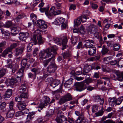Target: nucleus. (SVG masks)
<instances>
[{
	"label": "nucleus",
	"instance_id": "nucleus-55",
	"mask_svg": "<svg viewBox=\"0 0 123 123\" xmlns=\"http://www.w3.org/2000/svg\"><path fill=\"white\" fill-rule=\"evenodd\" d=\"M61 18H60L59 19L58 18L56 19L54 21V23L56 25H60L62 24Z\"/></svg>",
	"mask_w": 123,
	"mask_h": 123
},
{
	"label": "nucleus",
	"instance_id": "nucleus-24",
	"mask_svg": "<svg viewBox=\"0 0 123 123\" xmlns=\"http://www.w3.org/2000/svg\"><path fill=\"white\" fill-rule=\"evenodd\" d=\"M91 66L87 64L84 67L83 71L85 73H88L90 70Z\"/></svg>",
	"mask_w": 123,
	"mask_h": 123
},
{
	"label": "nucleus",
	"instance_id": "nucleus-45",
	"mask_svg": "<svg viewBox=\"0 0 123 123\" xmlns=\"http://www.w3.org/2000/svg\"><path fill=\"white\" fill-rule=\"evenodd\" d=\"M30 16L31 19L32 20L33 22H34V21L36 20L37 16L33 13L31 14Z\"/></svg>",
	"mask_w": 123,
	"mask_h": 123
},
{
	"label": "nucleus",
	"instance_id": "nucleus-11",
	"mask_svg": "<svg viewBox=\"0 0 123 123\" xmlns=\"http://www.w3.org/2000/svg\"><path fill=\"white\" fill-rule=\"evenodd\" d=\"M68 39V38L67 36L63 37L62 38V50L68 47L67 44Z\"/></svg>",
	"mask_w": 123,
	"mask_h": 123
},
{
	"label": "nucleus",
	"instance_id": "nucleus-63",
	"mask_svg": "<svg viewBox=\"0 0 123 123\" xmlns=\"http://www.w3.org/2000/svg\"><path fill=\"white\" fill-rule=\"evenodd\" d=\"M12 73H14L18 69V66L17 65H13L12 67Z\"/></svg>",
	"mask_w": 123,
	"mask_h": 123
},
{
	"label": "nucleus",
	"instance_id": "nucleus-60",
	"mask_svg": "<svg viewBox=\"0 0 123 123\" xmlns=\"http://www.w3.org/2000/svg\"><path fill=\"white\" fill-rule=\"evenodd\" d=\"M17 46L16 43H14L11 44L10 47L8 48L11 51L12 49L16 47Z\"/></svg>",
	"mask_w": 123,
	"mask_h": 123
},
{
	"label": "nucleus",
	"instance_id": "nucleus-6",
	"mask_svg": "<svg viewBox=\"0 0 123 123\" xmlns=\"http://www.w3.org/2000/svg\"><path fill=\"white\" fill-rule=\"evenodd\" d=\"M72 99V97L70 94L68 93H67L62 97V104L71 100Z\"/></svg>",
	"mask_w": 123,
	"mask_h": 123
},
{
	"label": "nucleus",
	"instance_id": "nucleus-52",
	"mask_svg": "<svg viewBox=\"0 0 123 123\" xmlns=\"http://www.w3.org/2000/svg\"><path fill=\"white\" fill-rule=\"evenodd\" d=\"M81 19V20L82 23H83L86 21L87 18L86 16L85 15H82L80 17Z\"/></svg>",
	"mask_w": 123,
	"mask_h": 123
},
{
	"label": "nucleus",
	"instance_id": "nucleus-42",
	"mask_svg": "<svg viewBox=\"0 0 123 123\" xmlns=\"http://www.w3.org/2000/svg\"><path fill=\"white\" fill-rule=\"evenodd\" d=\"M112 57L111 56L105 57L104 58L103 61L106 64L108 63L109 61L111 59Z\"/></svg>",
	"mask_w": 123,
	"mask_h": 123
},
{
	"label": "nucleus",
	"instance_id": "nucleus-62",
	"mask_svg": "<svg viewBox=\"0 0 123 123\" xmlns=\"http://www.w3.org/2000/svg\"><path fill=\"white\" fill-rule=\"evenodd\" d=\"M23 18V16L22 14H20L18 15L15 18V20L17 22H18L20 19Z\"/></svg>",
	"mask_w": 123,
	"mask_h": 123
},
{
	"label": "nucleus",
	"instance_id": "nucleus-17",
	"mask_svg": "<svg viewBox=\"0 0 123 123\" xmlns=\"http://www.w3.org/2000/svg\"><path fill=\"white\" fill-rule=\"evenodd\" d=\"M75 122L76 123H89L88 120L84 116L80 118V117H78Z\"/></svg>",
	"mask_w": 123,
	"mask_h": 123
},
{
	"label": "nucleus",
	"instance_id": "nucleus-8",
	"mask_svg": "<svg viewBox=\"0 0 123 123\" xmlns=\"http://www.w3.org/2000/svg\"><path fill=\"white\" fill-rule=\"evenodd\" d=\"M85 43L84 45L86 48H91L93 47H95L93 44L94 42L92 40H86L85 41Z\"/></svg>",
	"mask_w": 123,
	"mask_h": 123
},
{
	"label": "nucleus",
	"instance_id": "nucleus-18",
	"mask_svg": "<svg viewBox=\"0 0 123 123\" xmlns=\"http://www.w3.org/2000/svg\"><path fill=\"white\" fill-rule=\"evenodd\" d=\"M115 74L117 76L118 80L120 81H123V73L118 71L116 72Z\"/></svg>",
	"mask_w": 123,
	"mask_h": 123
},
{
	"label": "nucleus",
	"instance_id": "nucleus-34",
	"mask_svg": "<svg viewBox=\"0 0 123 123\" xmlns=\"http://www.w3.org/2000/svg\"><path fill=\"white\" fill-rule=\"evenodd\" d=\"M75 113L77 116H79L78 117H80V118L84 116L83 112L81 111H75Z\"/></svg>",
	"mask_w": 123,
	"mask_h": 123
},
{
	"label": "nucleus",
	"instance_id": "nucleus-3",
	"mask_svg": "<svg viewBox=\"0 0 123 123\" xmlns=\"http://www.w3.org/2000/svg\"><path fill=\"white\" fill-rule=\"evenodd\" d=\"M50 100V99L49 97L44 96L43 97V99L41 100L40 103L38 106V108L42 109L43 107L47 105Z\"/></svg>",
	"mask_w": 123,
	"mask_h": 123
},
{
	"label": "nucleus",
	"instance_id": "nucleus-41",
	"mask_svg": "<svg viewBox=\"0 0 123 123\" xmlns=\"http://www.w3.org/2000/svg\"><path fill=\"white\" fill-rule=\"evenodd\" d=\"M14 105V103L13 101H11L10 102L9 105V110H15L13 108Z\"/></svg>",
	"mask_w": 123,
	"mask_h": 123
},
{
	"label": "nucleus",
	"instance_id": "nucleus-31",
	"mask_svg": "<svg viewBox=\"0 0 123 123\" xmlns=\"http://www.w3.org/2000/svg\"><path fill=\"white\" fill-rule=\"evenodd\" d=\"M81 22V19L80 17L77 18L76 19L74 20V26H78L80 24Z\"/></svg>",
	"mask_w": 123,
	"mask_h": 123
},
{
	"label": "nucleus",
	"instance_id": "nucleus-64",
	"mask_svg": "<svg viewBox=\"0 0 123 123\" xmlns=\"http://www.w3.org/2000/svg\"><path fill=\"white\" fill-rule=\"evenodd\" d=\"M38 50L39 49L38 48H36L34 49L33 54V55L34 56H36L37 55Z\"/></svg>",
	"mask_w": 123,
	"mask_h": 123
},
{
	"label": "nucleus",
	"instance_id": "nucleus-53",
	"mask_svg": "<svg viewBox=\"0 0 123 123\" xmlns=\"http://www.w3.org/2000/svg\"><path fill=\"white\" fill-rule=\"evenodd\" d=\"M120 48V45L119 44H115L114 45L113 50L114 51H117Z\"/></svg>",
	"mask_w": 123,
	"mask_h": 123
},
{
	"label": "nucleus",
	"instance_id": "nucleus-43",
	"mask_svg": "<svg viewBox=\"0 0 123 123\" xmlns=\"http://www.w3.org/2000/svg\"><path fill=\"white\" fill-rule=\"evenodd\" d=\"M79 31L82 34H84L85 33V29L83 25L81 26L80 27L79 29Z\"/></svg>",
	"mask_w": 123,
	"mask_h": 123
},
{
	"label": "nucleus",
	"instance_id": "nucleus-37",
	"mask_svg": "<svg viewBox=\"0 0 123 123\" xmlns=\"http://www.w3.org/2000/svg\"><path fill=\"white\" fill-rule=\"evenodd\" d=\"M26 90V87L25 84H22L20 87L19 91V92H21L25 91Z\"/></svg>",
	"mask_w": 123,
	"mask_h": 123
},
{
	"label": "nucleus",
	"instance_id": "nucleus-12",
	"mask_svg": "<svg viewBox=\"0 0 123 123\" xmlns=\"http://www.w3.org/2000/svg\"><path fill=\"white\" fill-rule=\"evenodd\" d=\"M93 99L95 102H99L100 101V103L101 105H103L104 103V99L103 98L101 99L99 95H96L94 96Z\"/></svg>",
	"mask_w": 123,
	"mask_h": 123
},
{
	"label": "nucleus",
	"instance_id": "nucleus-35",
	"mask_svg": "<svg viewBox=\"0 0 123 123\" xmlns=\"http://www.w3.org/2000/svg\"><path fill=\"white\" fill-rule=\"evenodd\" d=\"M34 116L32 113H29L27 116L26 118V122H30L33 118Z\"/></svg>",
	"mask_w": 123,
	"mask_h": 123
},
{
	"label": "nucleus",
	"instance_id": "nucleus-54",
	"mask_svg": "<svg viewBox=\"0 0 123 123\" xmlns=\"http://www.w3.org/2000/svg\"><path fill=\"white\" fill-rule=\"evenodd\" d=\"M6 62L7 64L6 65V67L8 68H11L13 66L12 62L8 61H7Z\"/></svg>",
	"mask_w": 123,
	"mask_h": 123
},
{
	"label": "nucleus",
	"instance_id": "nucleus-61",
	"mask_svg": "<svg viewBox=\"0 0 123 123\" xmlns=\"http://www.w3.org/2000/svg\"><path fill=\"white\" fill-rule=\"evenodd\" d=\"M12 22L11 21H8L4 25V26L6 27L9 28L12 26Z\"/></svg>",
	"mask_w": 123,
	"mask_h": 123
},
{
	"label": "nucleus",
	"instance_id": "nucleus-57",
	"mask_svg": "<svg viewBox=\"0 0 123 123\" xmlns=\"http://www.w3.org/2000/svg\"><path fill=\"white\" fill-rule=\"evenodd\" d=\"M6 4H11L14 2L13 0H2Z\"/></svg>",
	"mask_w": 123,
	"mask_h": 123
},
{
	"label": "nucleus",
	"instance_id": "nucleus-15",
	"mask_svg": "<svg viewBox=\"0 0 123 123\" xmlns=\"http://www.w3.org/2000/svg\"><path fill=\"white\" fill-rule=\"evenodd\" d=\"M18 38L19 39L22 41H25L26 38L29 37V34L28 32H22L19 34Z\"/></svg>",
	"mask_w": 123,
	"mask_h": 123
},
{
	"label": "nucleus",
	"instance_id": "nucleus-38",
	"mask_svg": "<svg viewBox=\"0 0 123 123\" xmlns=\"http://www.w3.org/2000/svg\"><path fill=\"white\" fill-rule=\"evenodd\" d=\"M123 101V96H121L116 99V105H119Z\"/></svg>",
	"mask_w": 123,
	"mask_h": 123
},
{
	"label": "nucleus",
	"instance_id": "nucleus-59",
	"mask_svg": "<svg viewBox=\"0 0 123 123\" xmlns=\"http://www.w3.org/2000/svg\"><path fill=\"white\" fill-rule=\"evenodd\" d=\"M119 67H123V58H121L118 61Z\"/></svg>",
	"mask_w": 123,
	"mask_h": 123
},
{
	"label": "nucleus",
	"instance_id": "nucleus-40",
	"mask_svg": "<svg viewBox=\"0 0 123 123\" xmlns=\"http://www.w3.org/2000/svg\"><path fill=\"white\" fill-rule=\"evenodd\" d=\"M109 51V49L106 47L103 46L101 50V53L102 55H105L107 54Z\"/></svg>",
	"mask_w": 123,
	"mask_h": 123
},
{
	"label": "nucleus",
	"instance_id": "nucleus-36",
	"mask_svg": "<svg viewBox=\"0 0 123 123\" xmlns=\"http://www.w3.org/2000/svg\"><path fill=\"white\" fill-rule=\"evenodd\" d=\"M24 49L23 48H17L16 49V55H18L21 54L23 52Z\"/></svg>",
	"mask_w": 123,
	"mask_h": 123
},
{
	"label": "nucleus",
	"instance_id": "nucleus-39",
	"mask_svg": "<svg viewBox=\"0 0 123 123\" xmlns=\"http://www.w3.org/2000/svg\"><path fill=\"white\" fill-rule=\"evenodd\" d=\"M28 59L26 58H25L22 59L21 61V65L22 67H24L26 66L28 63Z\"/></svg>",
	"mask_w": 123,
	"mask_h": 123
},
{
	"label": "nucleus",
	"instance_id": "nucleus-14",
	"mask_svg": "<svg viewBox=\"0 0 123 123\" xmlns=\"http://www.w3.org/2000/svg\"><path fill=\"white\" fill-rule=\"evenodd\" d=\"M12 94V90L11 89H8L6 91L3 97L5 99L7 100L11 96Z\"/></svg>",
	"mask_w": 123,
	"mask_h": 123
},
{
	"label": "nucleus",
	"instance_id": "nucleus-16",
	"mask_svg": "<svg viewBox=\"0 0 123 123\" xmlns=\"http://www.w3.org/2000/svg\"><path fill=\"white\" fill-rule=\"evenodd\" d=\"M54 57V55H52V56L51 58L47 60H44L43 62V64L44 66L45 67L47 66L49 62H50V64L54 63L55 60Z\"/></svg>",
	"mask_w": 123,
	"mask_h": 123
},
{
	"label": "nucleus",
	"instance_id": "nucleus-50",
	"mask_svg": "<svg viewBox=\"0 0 123 123\" xmlns=\"http://www.w3.org/2000/svg\"><path fill=\"white\" fill-rule=\"evenodd\" d=\"M33 45V44L32 43H30L28 45L27 49L28 51L30 52L31 51L32 49V47Z\"/></svg>",
	"mask_w": 123,
	"mask_h": 123
},
{
	"label": "nucleus",
	"instance_id": "nucleus-30",
	"mask_svg": "<svg viewBox=\"0 0 123 123\" xmlns=\"http://www.w3.org/2000/svg\"><path fill=\"white\" fill-rule=\"evenodd\" d=\"M0 30L2 34H4L5 36L6 37V39H8L9 37V33L7 31H4V30L3 28H1Z\"/></svg>",
	"mask_w": 123,
	"mask_h": 123
},
{
	"label": "nucleus",
	"instance_id": "nucleus-47",
	"mask_svg": "<svg viewBox=\"0 0 123 123\" xmlns=\"http://www.w3.org/2000/svg\"><path fill=\"white\" fill-rule=\"evenodd\" d=\"M6 72V70L4 69H0V78L2 77L5 74Z\"/></svg>",
	"mask_w": 123,
	"mask_h": 123
},
{
	"label": "nucleus",
	"instance_id": "nucleus-48",
	"mask_svg": "<svg viewBox=\"0 0 123 123\" xmlns=\"http://www.w3.org/2000/svg\"><path fill=\"white\" fill-rule=\"evenodd\" d=\"M31 40L32 41L35 45H36L37 43L36 35H33V37L31 38Z\"/></svg>",
	"mask_w": 123,
	"mask_h": 123
},
{
	"label": "nucleus",
	"instance_id": "nucleus-49",
	"mask_svg": "<svg viewBox=\"0 0 123 123\" xmlns=\"http://www.w3.org/2000/svg\"><path fill=\"white\" fill-rule=\"evenodd\" d=\"M20 96L21 98H27L28 95L27 93H22L20 95Z\"/></svg>",
	"mask_w": 123,
	"mask_h": 123
},
{
	"label": "nucleus",
	"instance_id": "nucleus-19",
	"mask_svg": "<svg viewBox=\"0 0 123 123\" xmlns=\"http://www.w3.org/2000/svg\"><path fill=\"white\" fill-rule=\"evenodd\" d=\"M24 69V67H22L20 68L17 73V77H22L23 75Z\"/></svg>",
	"mask_w": 123,
	"mask_h": 123
},
{
	"label": "nucleus",
	"instance_id": "nucleus-5",
	"mask_svg": "<svg viewBox=\"0 0 123 123\" xmlns=\"http://www.w3.org/2000/svg\"><path fill=\"white\" fill-rule=\"evenodd\" d=\"M27 105L25 103L20 102L17 105L18 109L21 111L25 110L24 113L27 114L29 112V110L26 107Z\"/></svg>",
	"mask_w": 123,
	"mask_h": 123
},
{
	"label": "nucleus",
	"instance_id": "nucleus-27",
	"mask_svg": "<svg viewBox=\"0 0 123 123\" xmlns=\"http://www.w3.org/2000/svg\"><path fill=\"white\" fill-rule=\"evenodd\" d=\"M96 52L95 47L90 48L88 51V54L90 55H93Z\"/></svg>",
	"mask_w": 123,
	"mask_h": 123
},
{
	"label": "nucleus",
	"instance_id": "nucleus-32",
	"mask_svg": "<svg viewBox=\"0 0 123 123\" xmlns=\"http://www.w3.org/2000/svg\"><path fill=\"white\" fill-rule=\"evenodd\" d=\"M97 27L93 25H91L89 27V29L88 31L91 33H93L95 30L96 29Z\"/></svg>",
	"mask_w": 123,
	"mask_h": 123
},
{
	"label": "nucleus",
	"instance_id": "nucleus-2",
	"mask_svg": "<svg viewBox=\"0 0 123 123\" xmlns=\"http://www.w3.org/2000/svg\"><path fill=\"white\" fill-rule=\"evenodd\" d=\"M57 67L54 61V63L50 64L48 67L45 69H43L42 71V72L44 74L48 72L50 73H54Z\"/></svg>",
	"mask_w": 123,
	"mask_h": 123
},
{
	"label": "nucleus",
	"instance_id": "nucleus-56",
	"mask_svg": "<svg viewBox=\"0 0 123 123\" xmlns=\"http://www.w3.org/2000/svg\"><path fill=\"white\" fill-rule=\"evenodd\" d=\"M72 43L74 45L77 41V39L76 37H73L71 39Z\"/></svg>",
	"mask_w": 123,
	"mask_h": 123
},
{
	"label": "nucleus",
	"instance_id": "nucleus-28",
	"mask_svg": "<svg viewBox=\"0 0 123 123\" xmlns=\"http://www.w3.org/2000/svg\"><path fill=\"white\" fill-rule=\"evenodd\" d=\"M17 27H12L11 28V34L13 36H15L17 33L18 31L17 30Z\"/></svg>",
	"mask_w": 123,
	"mask_h": 123
},
{
	"label": "nucleus",
	"instance_id": "nucleus-46",
	"mask_svg": "<svg viewBox=\"0 0 123 123\" xmlns=\"http://www.w3.org/2000/svg\"><path fill=\"white\" fill-rule=\"evenodd\" d=\"M53 40L54 41L55 43H58L57 44L61 45V42H60V39L59 38L56 37L55 38H53Z\"/></svg>",
	"mask_w": 123,
	"mask_h": 123
},
{
	"label": "nucleus",
	"instance_id": "nucleus-10",
	"mask_svg": "<svg viewBox=\"0 0 123 123\" xmlns=\"http://www.w3.org/2000/svg\"><path fill=\"white\" fill-rule=\"evenodd\" d=\"M50 115L47 114L44 117H39L37 119V123H44L48 120Z\"/></svg>",
	"mask_w": 123,
	"mask_h": 123
},
{
	"label": "nucleus",
	"instance_id": "nucleus-51",
	"mask_svg": "<svg viewBox=\"0 0 123 123\" xmlns=\"http://www.w3.org/2000/svg\"><path fill=\"white\" fill-rule=\"evenodd\" d=\"M104 112V111L103 110L101 109L97 112L95 114L98 117L101 116L103 115Z\"/></svg>",
	"mask_w": 123,
	"mask_h": 123
},
{
	"label": "nucleus",
	"instance_id": "nucleus-4",
	"mask_svg": "<svg viewBox=\"0 0 123 123\" xmlns=\"http://www.w3.org/2000/svg\"><path fill=\"white\" fill-rule=\"evenodd\" d=\"M36 25L39 28L42 30L46 29L48 27L45 21L42 19L37 20V21Z\"/></svg>",
	"mask_w": 123,
	"mask_h": 123
},
{
	"label": "nucleus",
	"instance_id": "nucleus-13",
	"mask_svg": "<svg viewBox=\"0 0 123 123\" xmlns=\"http://www.w3.org/2000/svg\"><path fill=\"white\" fill-rule=\"evenodd\" d=\"M55 8V6H52L50 8L49 12H48V10L47 12H46V15L49 18H50L53 15H55V11H54Z\"/></svg>",
	"mask_w": 123,
	"mask_h": 123
},
{
	"label": "nucleus",
	"instance_id": "nucleus-7",
	"mask_svg": "<svg viewBox=\"0 0 123 123\" xmlns=\"http://www.w3.org/2000/svg\"><path fill=\"white\" fill-rule=\"evenodd\" d=\"M72 99V97L70 94L68 93H67L62 97V104L71 100Z\"/></svg>",
	"mask_w": 123,
	"mask_h": 123
},
{
	"label": "nucleus",
	"instance_id": "nucleus-33",
	"mask_svg": "<svg viewBox=\"0 0 123 123\" xmlns=\"http://www.w3.org/2000/svg\"><path fill=\"white\" fill-rule=\"evenodd\" d=\"M37 38L39 44H42L43 43L44 40H45L44 38H42L41 36L40 35H39V36H37Z\"/></svg>",
	"mask_w": 123,
	"mask_h": 123
},
{
	"label": "nucleus",
	"instance_id": "nucleus-58",
	"mask_svg": "<svg viewBox=\"0 0 123 123\" xmlns=\"http://www.w3.org/2000/svg\"><path fill=\"white\" fill-rule=\"evenodd\" d=\"M98 106L95 105H94L93 106L92 111V112H96L98 110Z\"/></svg>",
	"mask_w": 123,
	"mask_h": 123
},
{
	"label": "nucleus",
	"instance_id": "nucleus-1",
	"mask_svg": "<svg viewBox=\"0 0 123 123\" xmlns=\"http://www.w3.org/2000/svg\"><path fill=\"white\" fill-rule=\"evenodd\" d=\"M56 53V50L55 47H52L40 51L39 53V59L40 60H43L49 57L51 55H54Z\"/></svg>",
	"mask_w": 123,
	"mask_h": 123
},
{
	"label": "nucleus",
	"instance_id": "nucleus-29",
	"mask_svg": "<svg viewBox=\"0 0 123 123\" xmlns=\"http://www.w3.org/2000/svg\"><path fill=\"white\" fill-rule=\"evenodd\" d=\"M15 110H9L6 116L7 118H10L12 117L15 113Z\"/></svg>",
	"mask_w": 123,
	"mask_h": 123
},
{
	"label": "nucleus",
	"instance_id": "nucleus-44",
	"mask_svg": "<svg viewBox=\"0 0 123 123\" xmlns=\"http://www.w3.org/2000/svg\"><path fill=\"white\" fill-rule=\"evenodd\" d=\"M11 52V51L8 48H7L3 52L2 54V56L3 57H5V56L8 54L9 52Z\"/></svg>",
	"mask_w": 123,
	"mask_h": 123
},
{
	"label": "nucleus",
	"instance_id": "nucleus-22",
	"mask_svg": "<svg viewBox=\"0 0 123 123\" xmlns=\"http://www.w3.org/2000/svg\"><path fill=\"white\" fill-rule=\"evenodd\" d=\"M108 101L110 105L113 106L116 105V99L115 98H109Z\"/></svg>",
	"mask_w": 123,
	"mask_h": 123
},
{
	"label": "nucleus",
	"instance_id": "nucleus-21",
	"mask_svg": "<svg viewBox=\"0 0 123 123\" xmlns=\"http://www.w3.org/2000/svg\"><path fill=\"white\" fill-rule=\"evenodd\" d=\"M47 79L49 82H52L53 84L56 86L59 84L60 83V81L57 80H55L52 82V81L53 80V79L52 77L48 78Z\"/></svg>",
	"mask_w": 123,
	"mask_h": 123
},
{
	"label": "nucleus",
	"instance_id": "nucleus-20",
	"mask_svg": "<svg viewBox=\"0 0 123 123\" xmlns=\"http://www.w3.org/2000/svg\"><path fill=\"white\" fill-rule=\"evenodd\" d=\"M73 80L72 79H70L66 81L64 84L65 87L66 88H69L70 86V85L72 83Z\"/></svg>",
	"mask_w": 123,
	"mask_h": 123
},
{
	"label": "nucleus",
	"instance_id": "nucleus-26",
	"mask_svg": "<svg viewBox=\"0 0 123 123\" xmlns=\"http://www.w3.org/2000/svg\"><path fill=\"white\" fill-rule=\"evenodd\" d=\"M67 20L64 18H62V29H65L68 26Z\"/></svg>",
	"mask_w": 123,
	"mask_h": 123
},
{
	"label": "nucleus",
	"instance_id": "nucleus-9",
	"mask_svg": "<svg viewBox=\"0 0 123 123\" xmlns=\"http://www.w3.org/2000/svg\"><path fill=\"white\" fill-rule=\"evenodd\" d=\"M74 87L76 90L77 91H81L85 89L81 83L76 82L74 85Z\"/></svg>",
	"mask_w": 123,
	"mask_h": 123
},
{
	"label": "nucleus",
	"instance_id": "nucleus-23",
	"mask_svg": "<svg viewBox=\"0 0 123 123\" xmlns=\"http://www.w3.org/2000/svg\"><path fill=\"white\" fill-rule=\"evenodd\" d=\"M7 83L8 86H12L15 83L14 78H12L11 79H8L7 80Z\"/></svg>",
	"mask_w": 123,
	"mask_h": 123
},
{
	"label": "nucleus",
	"instance_id": "nucleus-25",
	"mask_svg": "<svg viewBox=\"0 0 123 123\" xmlns=\"http://www.w3.org/2000/svg\"><path fill=\"white\" fill-rule=\"evenodd\" d=\"M62 111H59L57 114V117L55 119V120L57 123H61L60 120H62Z\"/></svg>",
	"mask_w": 123,
	"mask_h": 123
}]
</instances>
